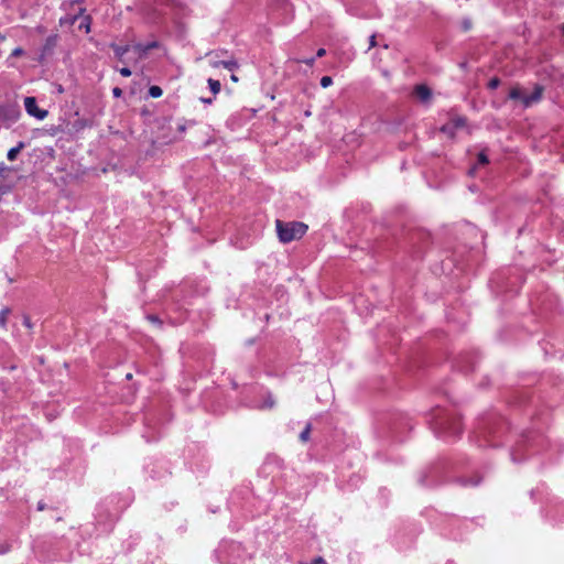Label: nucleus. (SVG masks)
<instances>
[{
  "mask_svg": "<svg viewBox=\"0 0 564 564\" xmlns=\"http://www.w3.org/2000/svg\"><path fill=\"white\" fill-rule=\"evenodd\" d=\"M148 318L153 322V323H158L159 322V318L154 315H149Z\"/></svg>",
  "mask_w": 564,
  "mask_h": 564,
  "instance_id": "e433bc0d",
  "label": "nucleus"
},
{
  "mask_svg": "<svg viewBox=\"0 0 564 564\" xmlns=\"http://www.w3.org/2000/svg\"><path fill=\"white\" fill-rule=\"evenodd\" d=\"M112 94H113V96H115V97H120V96H121V94H122V90H121V88H119V87H115V88L112 89Z\"/></svg>",
  "mask_w": 564,
  "mask_h": 564,
  "instance_id": "2f4dec72",
  "label": "nucleus"
},
{
  "mask_svg": "<svg viewBox=\"0 0 564 564\" xmlns=\"http://www.w3.org/2000/svg\"><path fill=\"white\" fill-rule=\"evenodd\" d=\"M202 101L205 102V104H212V99L210 98H202Z\"/></svg>",
  "mask_w": 564,
  "mask_h": 564,
  "instance_id": "58836bf2",
  "label": "nucleus"
},
{
  "mask_svg": "<svg viewBox=\"0 0 564 564\" xmlns=\"http://www.w3.org/2000/svg\"><path fill=\"white\" fill-rule=\"evenodd\" d=\"M460 482H462L463 486H476V485H478L480 482V478L479 477L471 478V479L462 478Z\"/></svg>",
  "mask_w": 564,
  "mask_h": 564,
  "instance_id": "412c9836",
  "label": "nucleus"
},
{
  "mask_svg": "<svg viewBox=\"0 0 564 564\" xmlns=\"http://www.w3.org/2000/svg\"><path fill=\"white\" fill-rule=\"evenodd\" d=\"M9 167L4 163H0V176L4 177V174L9 172Z\"/></svg>",
  "mask_w": 564,
  "mask_h": 564,
  "instance_id": "c756f323",
  "label": "nucleus"
},
{
  "mask_svg": "<svg viewBox=\"0 0 564 564\" xmlns=\"http://www.w3.org/2000/svg\"><path fill=\"white\" fill-rule=\"evenodd\" d=\"M159 47V42L153 41L148 44L138 43L133 48L140 54H147L149 51Z\"/></svg>",
  "mask_w": 564,
  "mask_h": 564,
  "instance_id": "1a4fd4ad",
  "label": "nucleus"
},
{
  "mask_svg": "<svg viewBox=\"0 0 564 564\" xmlns=\"http://www.w3.org/2000/svg\"><path fill=\"white\" fill-rule=\"evenodd\" d=\"M561 30H562V32L564 34V23L562 24Z\"/></svg>",
  "mask_w": 564,
  "mask_h": 564,
  "instance_id": "a19ab883",
  "label": "nucleus"
},
{
  "mask_svg": "<svg viewBox=\"0 0 564 564\" xmlns=\"http://www.w3.org/2000/svg\"><path fill=\"white\" fill-rule=\"evenodd\" d=\"M230 78H231L232 82H238V77L236 75H234V74L231 75Z\"/></svg>",
  "mask_w": 564,
  "mask_h": 564,
  "instance_id": "ea45409f",
  "label": "nucleus"
},
{
  "mask_svg": "<svg viewBox=\"0 0 564 564\" xmlns=\"http://www.w3.org/2000/svg\"><path fill=\"white\" fill-rule=\"evenodd\" d=\"M119 73H120L123 77H129V76H131V74H132V73H131V70H130V68H128V67H122V68H120V69H119Z\"/></svg>",
  "mask_w": 564,
  "mask_h": 564,
  "instance_id": "c85d7f7f",
  "label": "nucleus"
},
{
  "mask_svg": "<svg viewBox=\"0 0 564 564\" xmlns=\"http://www.w3.org/2000/svg\"><path fill=\"white\" fill-rule=\"evenodd\" d=\"M176 6H177V2L175 0H163L160 3H158L156 7L153 8V12H152L153 21L159 20L160 18H162L165 14V12L163 10L164 8H175Z\"/></svg>",
  "mask_w": 564,
  "mask_h": 564,
  "instance_id": "39448f33",
  "label": "nucleus"
},
{
  "mask_svg": "<svg viewBox=\"0 0 564 564\" xmlns=\"http://www.w3.org/2000/svg\"><path fill=\"white\" fill-rule=\"evenodd\" d=\"M111 48L113 50L116 57L121 62H124V55L129 52L130 46L111 44Z\"/></svg>",
  "mask_w": 564,
  "mask_h": 564,
  "instance_id": "9d476101",
  "label": "nucleus"
},
{
  "mask_svg": "<svg viewBox=\"0 0 564 564\" xmlns=\"http://www.w3.org/2000/svg\"><path fill=\"white\" fill-rule=\"evenodd\" d=\"M23 324H24L26 327H29V328H31V327H32V325H31V321H30V317H29V316H24V317H23Z\"/></svg>",
  "mask_w": 564,
  "mask_h": 564,
  "instance_id": "473e14b6",
  "label": "nucleus"
},
{
  "mask_svg": "<svg viewBox=\"0 0 564 564\" xmlns=\"http://www.w3.org/2000/svg\"><path fill=\"white\" fill-rule=\"evenodd\" d=\"M434 430L441 434H448L451 436H458L462 433L459 417L454 414L444 413L436 410L433 414Z\"/></svg>",
  "mask_w": 564,
  "mask_h": 564,
  "instance_id": "f257e3e1",
  "label": "nucleus"
},
{
  "mask_svg": "<svg viewBox=\"0 0 564 564\" xmlns=\"http://www.w3.org/2000/svg\"><path fill=\"white\" fill-rule=\"evenodd\" d=\"M310 433H311V424L308 423L305 429L301 432L300 434V440L302 442H307L308 438H310Z\"/></svg>",
  "mask_w": 564,
  "mask_h": 564,
  "instance_id": "aec40b11",
  "label": "nucleus"
},
{
  "mask_svg": "<svg viewBox=\"0 0 564 564\" xmlns=\"http://www.w3.org/2000/svg\"><path fill=\"white\" fill-rule=\"evenodd\" d=\"M414 94L423 102L429 101L432 97V90L426 85H416Z\"/></svg>",
  "mask_w": 564,
  "mask_h": 564,
  "instance_id": "0eeeda50",
  "label": "nucleus"
},
{
  "mask_svg": "<svg viewBox=\"0 0 564 564\" xmlns=\"http://www.w3.org/2000/svg\"><path fill=\"white\" fill-rule=\"evenodd\" d=\"M453 127L456 129L463 128L466 126V118L464 117H455L451 120Z\"/></svg>",
  "mask_w": 564,
  "mask_h": 564,
  "instance_id": "dca6fc26",
  "label": "nucleus"
},
{
  "mask_svg": "<svg viewBox=\"0 0 564 564\" xmlns=\"http://www.w3.org/2000/svg\"><path fill=\"white\" fill-rule=\"evenodd\" d=\"M313 564H327L323 557H317L314 560Z\"/></svg>",
  "mask_w": 564,
  "mask_h": 564,
  "instance_id": "f704fd0d",
  "label": "nucleus"
},
{
  "mask_svg": "<svg viewBox=\"0 0 564 564\" xmlns=\"http://www.w3.org/2000/svg\"><path fill=\"white\" fill-rule=\"evenodd\" d=\"M297 62H299V63H304V64H306L307 66L312 67V66L314 65L315 58H314V57H311V58H304V59H299Z\"/></svg>",
  "mask_w": 564,
  "mask_h": 564,
  "instance_id": "bb28decb",
  "label": "nucleus"
},
{
  "mask_svg": "<svg viewBox=\"0 0 564 564\" xmlns=\"http://www.w3.org/2000/svg\"><path fill=\"white\" fill-rule=\"evenodd\" d=\"M24 108L29 116L34 117L39 120L45 119L48 115L47 110L41 109L37 107L35 97H25L24 98Z\"/></svg>",
  "mask_w": 564,
  "mask_h": 564,
  "instance_id": "20e7f679",
  "label": "nucleus"
},
{
  "mask_svg": "<svg viewBox=\"0 0 564 564\" xmlns=\"http://www.w3.org/2000/svg\"><path fill=\"white\" fill-rule=\"evenodd\" d=\"M471 21L469 19H464L463 22H462V29L467 32L471 29Z\"/></svg>",
  "mask_w": 564,
  "mask_h": 564,
  "instance_id": "393cba45",
  "label": "nucleus"
},
{
  "mask_svg": "<svg viewBox=\"0 0 564 564\" xmlns=\"http://www.w3.org/2000/svg\"><path fill=\"white\" fill-rule=\"evenodd\" d=\"M275 405V400L273 399L272 394H268L265 397L264 402L259 406V409H272Z\"/></svg>",
  "mask_w": 564,
  "mask_h": 564,
  "instance_id": "f8f14e48",
  "label": "nucleus"
},
{
  "mask_svg": "<svg viewBox=\"0 0 564 564\" xmlns=\"http://www.w3.org/2000/svg\"><path fill=\"white\" fill-rule=\"evenodd\" d=\"M500 85V79L498 77H494L488 83V88L494 90L497 89Z\"/></svg>",
  "mask_w": 564,
  "mask_h": 564,
  "instance_id": "4be33fe9",
  "label": "nucleus"
},
{
  "mask_svg": "<svg viewBox=\"0 0 564 564\" xmlns=\"http://www.w3.org/2000/svg\"><path fill=\"white\" fill-rule=\"evenodd\" d=\"M208 86H209L210 90L213 91V94H215V95L218 94L221 88L220 82L213 79V78L208 79Z\"/></svg>",
  "mask_w": 564,
  "mask_h": 564,
  "instance_id": "ddd939ff",
  "label": "nucleus"
},
{
  "mask_svg": "<svg viewBox=\"0 0 564 564\" xmlns=\"http://www.w3.org/2000/svg\"><path fill=\"white\" fill-rule=\"evenodd\" d=\"M275 226L278 237L283 243L302 238L307 230V225L301 221L284 223L278 219L275 221Z\"/></svg>",
  "mask_w": 564,
  "mask_h": 564,
  "instance_id": "f03ea898",
  "label": "nucleus"
},
{
  "mask_svg": "<svg viewBox=\"0 0 564 564\" xmlns=\"http://www.w3.org/2000/svg\"><path fill=\"white\" fill-rule=\"evenodd\" d=\"M369 42H370V47L376 46L377 45L376 35H371Z\"/></svg>",
  "mask_w": 564,
  "mask_h": 564,
  "instance_id": "c9c22d12",
  "label": "nucleus"
},
{
  "mask_svg": "<svg viewBox=\"0 0 564 564\" xmlns=\"http://www.w3.org/2000/svg\"><path fill=\"white\" fill-rule=\"evenodd\" d=\"M543 91H544V88L543 86H540V85H536L534 87V90L530 94V95H525L523 98H522V102L525 107H530L532 106L533 104L538 102L541 100L542 98V95H543Z\"/></svg>",
  "mask_w": 564,
  "mask_h": 564,
  "instance_id": "423d86ee",
  "label": "nucleus"
},
{
  "mask_svg": "<svg viewBox=\"0 0 564 564\" xmlns=\"http://www.w3.org/2000/svg\"><path fill=\"white\" fill-rule=\"evenodd\" d=\"M131 377H132L131 373L127 375V379H131Z\"/></svg>",
  "mask_w": 564,
  "mask_h": 564,
  "instance_id": "79ce46f5",
  "label": "nucleus"
},
{
  "mask_svg": "<svg viewBox=\"0 0 564 564\" xmlns=\"http://www.w3.org/2000/svg\"><path fill=\"white\" fill-rule=\"evenodd\" d=\"M44 509H45V505H44V502L40 501V502L37 503V510L42 511V510H44Z\"/></svg>",
  "mask_w": 564,
  "mask_h": 564,
  "instance_id": "4c0bfd02",
  "label": "nucleus"
},
{
  "mask_svg": "<svg viewBox=\"0 0 564 564\" xmlns=\"http://www.w3.org/2000/svg\"><path fill=\"white\" fill-rule=\"evenodd\" d=\"M333 84V79L329 76H324L321 78V86L323 88H327Z\"/></svg>",
  "mask_w": 564,
  "mask_h": 564,
  "instance_id": "5701e85b",
  "label": "nucleus"
},
{
  "mask_svg": "<svg viewBox=\"0 0 564 564\" xmlns=\"http://www.w3.org/2000/svg\"><path fill=\"white\" fill-rule=\"evenodd\" d=\"M221 66L227 68L228 70H236L238 68V63L235 59L223 61Z\"/></svg>",
  "mask_w": 564,
  "mask_h": 564,
  "instance_id": "4468645a",
  "label": "nucleus"
},
{
  "mask_svg": "<svg viewBox=\"0 0 564 564\" xmlns=\"http://www.w3.org/2000/svg\"><path fill=\"white\" fill-rule=\"evenodd\" d=\"M223 61L219 59H209V64L214 68H218L221 66Z\"/></svg>",
  "mask_w": 564,
  "mask_h": 564,
  "instance_id": "7c9ffc66",
  "label": "nucleus"
},
{
  "mask_svg": "<svg viewBox=\"0 0 564 564\" xmlns=\"http://www.w3.org/2000/svg\"><path fill=\"white\" fill-rule=\"evenodd\" d=\"M162 94H163V90H162V88H161V87H159V86L153 85V86H151V87L149 88V95H150L152 98H159V97H161V96H162Z\"/></svg>",
  "mask_w": 564,
  "mask_h": 564,
  "instance_id": "2eb2a0df",
  "label": "nucleus"
},
{
  "mask_svg": "<svg viewBox=\"0 0 564 564\" xmlns=\"http://www.w3.org/2000/svg\"><path fill=\"white\" fill-rule=\"evenodd\" d=\"M23 53H24L23 48L17 47L12 51L11 56L19 57V56L23 55Z\"/></svg>",
  "mask_w": 564,
  "mask_h": 564,
  "instance_id": "cd10ccee",
  "label": "nucleus"
},
{
  "mask_svg": "<svg viewBox=\"0 0 564 564\" xmlns=\"http://www.w3.org/2000/svg\"><path fill=\"white\" fill-rule=\"evenodd\" d=\"M524 96L525 95H523L522 91L520 90V88H518V87L512 88L509 93V98L520 99L521 101Z\"/></svg>",
  "mask_w": 564,
  "mask_h": 564,
  "instance_id": "a211bd4d",
  "label": "nucleus"
},
{
  "mask_svg": "<svg viewBox=\"0 0 564 564\" xmlns=\"http://www.w3.org/2000/svg\"><path fill=\"white\" fill-rule=\"evenodd\" d=\"M24 147H25L24 142H19V144L17 147L11 148L7 154L8 160L14 161L17 159V156L19 155V153L21 152V150L24 149Z\"/></svg>",
  "mask_w": 564,
  "mask_h": 564,
  "instance_id": "9b49d317",
  "label": "nucleus"
},
{
  "mask_svg": "<svg viewBox=\"0 0 564 564\" xmlns=\"http://www.w3.org/2000/svg\"><path fill=\"white\" fill-rule=\"evenodd\" d=\"M444 133H447L448 135L453 137L455 134L456 128L453 127V123L449 121L448 123L444 124L441 129Z\"/></svg>",
  "mask_w": 564,
  "mask_h": 564,
  "instance_id": "6ab92c4d",
  "label": "nucleus"
},
{
  "mask_svg": "<svg viewBox=\"0 0 564 564\" xmlns=\"http://www.w3.org/2000/svg\"><path fill=\"white\" fill-rule=\"evenodd\" d=\"M488 162H489L488 156L484 152H480L478 154V163L479 164H487Z\"/></svg>",
  "mask_w": 564,
  "mask_h": 564,
  "instance_id": "a878e982",
  "label": "nucleus"
},
{
  "mask_svg": "<svg viewBox=\"0 0 564 564\" xmlns=\"http://www.w3.org/2000/svg\"><path fill=\"white\" fill-rule=\"evenodd\" d=\"M8 314H9V308L1 310V312H0V325L3 326L6 324Z\"/></svg>",
  "mask_w": 564,
  "mask_h": 564,
  "instance_id": "b1692460",
  "label": "nucleus"
},
{
  "mask_svg": "<svg viewBox=\"0 0 564 564\" xmlns=\"http://www.w3.org/2000/svg\"><path fill=\"white\" fill-rule=\"evenodd\" d=\"M21 116V109L18 104H3L0 105V121L14 123Z\"/></svg>",
  "mask_w": 564,
  "mask_h": 564,
  "instance_id": "7ed1b4c3",
  "label": "nucleus"
},
{
  "mask_svg": "<svg viewBox=\"0 0 564 564\" xmlns=\"http://www.w3.org/2000/svg\"><path fill=\"white\" fill-rule=\"evenodd\" d=\"M57 36L56 35H50L43 45L42 53L40 59L42 61L46 55L51 54L56 46Z\"/></svg>",
  "mask_w": 564,
  "mask_h": 564,
  "instance_id": "6e6552de",
  "label": "nucleus"
},
{
  "mask_svg": "<svg viewBox=\"0 0 564 564\" xmlns=\"http://www.w3.org/2000/svg\"><path fill=\"white\" fill-rule=\"evenodd\" d=\"M522 449V445L519 444L512 452H511V459L514 463H519L522 460V457L520 455V451Z\"/></svg>",
  "mask_w": 564,
  "mask_h": 564,
  "instance_id": "f3484780",
  "label": "nucleus"
},
{
  "mask_svg": "<svg viewBox=\"0 0 564 564\" xmlns=\"http://www.w3.org/2000/svg\"><path fill=\"white\" fill-rule=\"evenodd\" d=\"M325 54H326V50L325 48H318L317 52H316V56L317 57H323Z\"/></svg>",
  "mask_w": 564,
  "mask_h": 564,
  "instance_id": "72a5a7b5",
  "label": "nucleus"
}]
</instances>
